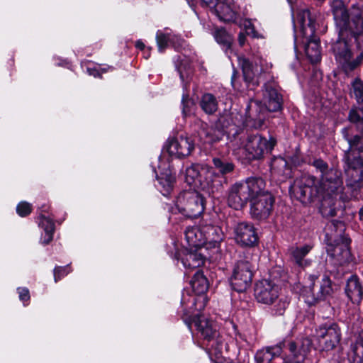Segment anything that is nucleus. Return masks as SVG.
Masks as SVG:
<instances>
[{"label":"nucleus","mask_w":363,"mask_h":363,"mask_svg":"<svg viewBox=\"0 0 363 363\" xmlns=\"http://www.w3.org/2000/svg\"><path fill=\"white\" fill-rule=\"evenodd\" d=\"M362 346H363V345H362Z\"/></svg>","instance_id":"obj_61"},{"label":"nucleus","mask_w":363,"mask_h":363,"mask_svg":"<svg viewBox=\"0 0 363 363\" xmlns=\"http://www.w3.org/2000/svg\"><path fill=\"white\" fill-rule=\"evenodd\" d=\"M330 238L332 239L333 238V235H330Z\"/></svg>","instance_id":"obj_57"},{"label":"nucleus","mask_w":363,"mask_h":363,"mask_svg":"<svg viewBox=\"0 0 363 363\" xmlns=\"http://www.w3.org/2000/svg\"><path fill=\"white\" fill-rule=\"evenodd\" d=\"M156 40L158 50L162 52L169 44H172L177 48L182 45V40L177 35L172 34L167 29L164 30H158L156 34Z\"/></svg>","instance_id":"obj_26"},{"label":"nucleus","mask_w":363,"mask_h":363,"mask_svg":"<svg viewBox=\"0 0 363 363\" xmlns=\"http://www.w3.org/2000/svg\"><path fill=\"white\" fill-rule=\"evenodd\" d=\"M189 310L186 315L189 314V317L192 318V321L201 337L207 342H218L219 332L216 323L205 315L201 314V311L192 307H189Z\"/></svg>","instance_id":"obj_10"},{"label":"nucleus","mask_w":363,"mask_h":363,"mask_svg":"<svg viewBox=\"0 0 363 363\" xmlns=\"http://www.w3.org/2000/svg\"><path fill=\"white\" fill-rule=\"evenodd\" d=\"M18 292L21 301H27L30 299L29 291L27 288H18Z\"/></svg>","instance_id":"obj_46"},{"label":"nucleus","mask_w":363,"mask_h":363,"mask_svg":"<svg viewBox=\"0 0 363 363\" xmlns=\"http://www.w3.org/2000/svg\"><path fill=\"white\" fill-rule=\"evenodd\" d=\"M185 323L188 325L189 328H191V321L185 320Z\"/></svg>","instance_id":"obj_55"},{"label":"nucleus","mask_w":363,"mask_h":363,"mask_svg":"<svg viewBox=\"0 0 363 363\" xmlns=\"http://www.w3.org/2000/svg\"><path fill=\"white\" fill-rule=\"evenodd\" d=\"M111 69V67H108V68H107V69L104 68V69H101V72H106L108 69Z\"/></svg>","instance_id":"obj_54"},{"label":"nucleus","mask_w":363,"mask_h":363,"mask_svg":"<svg viewBox=\"0 0 363 363\" xmlns=\"http://www.w3.org/2000/svg\"><path fill=\"white\" fill-rule=\"evenodd\" d=\"M352 16L354 27L347 32L354 38L357 49L363 50V9H354Z\"/></svg>","instance_id":"obj_24"},{"label":"nucleus","mask_w":363,"mask_h":363,"mask_svg":"<svg viewBox=\"0 0 363 363\" xmlns=\"http://www.w3.org/2000/svg\"><path fill=\"white\" fill-rule=\"evenodd\" d=\"M240 64L241 65L243 76L246 82L252 81L255 72L254 70L253 65L247 59L242 58L239 60Z\"/></svg>","instance_id":"obj_38"},{"label":"nucleus","mask_w":363,"mask_h":363,"mask_svg":"<svg viewBox=\"0 0 363 363\" xmlns=\"http://www.w3.org/2000/svg\"><path fill=\"white\" fill-rule=\"evenodd\" d=\"M332 8L336 25L340 28L339 35H343V34H345V33L349 30H352V28L354 27L353 22L350 21V16L342 1L340 0L335 1L333 3ZM354 9V7L352 9L351 13H352ZM350 16L352 17V13H350Z\"/></svg>","instance_id":"obj_19"},{"label":"nucleus","mask_w":363,"mask_h":363,"mask_svg":"<svg viewBox=\"0 0 363 363\" xmlns=\"http://www.w3.org/2000/svg\"><path fill=\"white\" fill-rule=\"evenodd\" d=\"M286 363H300V362H299V360H298V361L294 362H286Z\"/></svg>","instance_id":"obj_56"},{"label":"nucleus","mask_w":363,"mask_h":363,"mask_svg":"<svg viewBox=\"0 0 363 363\" xmlns=\"http://www.w3.org/2000/svg\"><path fill=\"white\" fill-rule=\"evenodd\" d=\"M191 285L194 291L197 296H189L188 302L186 303V296L183 295L182 304L187 308L189 307L195 308L198 311H202L206 307L207 299L204 294L208 289V282L207 279L202 272L198 271L193 277L191 281Z\"/></svg>","instance_id":"obj_11"},{"label":"nucleus","mask_w":363,"mask_h":363,"mask_svg":"<svg viewBox=\"0 0 363 363\" xmlns=\"http://www.w3.org/2000/svg\"><path fill=\"white\" fill-rule=\"evenodd\" d=\"M315 337L320 350L330 351L340 343L341 330L335 323L322 324L316 328Z\"/></svg>","instance_id":"obj_14"},{"label":"nucleus","mask_w":363,"mask_h":363,"mask_svg":"<svg viewBox=\"0 0 363 363\" xmlns=\"http://www.w3.org/2000/svg\"><path fill=\"white\" fill-rule=\"evenodd\" d=\"M255 104L256 106H259V101L257 100L251 101L250 104L247 106L246 108V111L248 112L249 109L252 106V104Z\"/></svg>","instance_id":"obj_50"},{"label":"nucleus","mask_w":363,"mask_h":363,"mask_svg":"<svg viewBox=\"0 0 363 363\" xmlns=\"http://www.w3.org/2000/svg\"><path fill=\"white\" fill-rule=\"evenodd\" d=\"M135 46L136 48L140 49V50H144L145 49V44L141 41V40H138L135 43Z\"/></svg>","instance_id":"obj_51"},{"label":"nucleus","mask_w":363,"mask_h":363,"mask_svg":"<svg viewBox=\"0 0 363 363\" xmlns=\"http://www.w3.org/2000/svg\"><path fill=\"white\" fill-rule=\"evenodd\" d=\"M40 225L44 230V235H42L41 242L43 244H48L53 238V233L55 230V225L52 220L45 217V216H42L40 217Z\"/></svg>","instance_id":"obj_32"},{"label":"nucleus","mask_w":363,"mask_h":363,"mask_svg":"<svg viewBox=\"0 0 363 363\" xmlns=\"http://www.w3.org/2000/svg\"><path fill=\"white\" fill-rule=\"evenodd\" d=\"M200 106L206 113L213 114L218 109V101L213 94L207 93L202 96Z\"/></svg>","instance_id":"obj_33"},{"label":"nucleus","mask_w":363,"mask_h":363,"mask_svg":"<svg viewBox=\"0 0 363 363\" xmlns=\"http://www.w3.org/2000/svg\"><path fill=\"white\" fill-rule=\"evenodd\" d=\"M250 201L251 216L257 220H264L270 215L274 199L272 195L262 188Z\"/></svg>","instance_id":"obj_15"},{"label":"nucleus","mask_w":363,"mask_h":363,"mask_svg":"<svg viewBox=\"0 0 363 363\" xmlns=\"http://www.w3.org/2000/svg\"><path fill=\"white\" fill-rule=\"evenodd\" d=\"M234 236L236 242L243 246H253L258 240L254 225L245 221L234 227Z\"/></svg>","instance_id":"obj_18"},{"label":"nucleus","mask_w":363,"mask_h":363,"mask_svg":"<svg viewBox=\"0 0 363 363\" xmlns=\"http://www.w3.org/2000/svg\"><path fill=\"white\" fill-rule=\"evenodd\" d=\"M274 162H277V163H279L280 164H282L283 166H286V161L284 160H283L282 158L277 159Z\"/></svg>","instance_id":"obj_52"},{"label":"nucleus","mask_w":363,"mask_h":363,"mask_svg":"<svg viewBox=\"0 0 363 363\" xmlns=\"http://www.w3.org/2000/svg\"><path fill=\"white\" fill-rule=\"evenodd\" d=\"M185 182L194 188H200L209 194L219 191L223 186L220 175L206 164H194L185 170Z\"/></svg>","instance_id":"obj_2"},{"label":"nucleus","mask_w":363,"mask_h":363,"mask_svg":"<svg viewBox=\"0 0 363 363\" xmlns=\"http://www.w3.org/2000/svg\"><path fill=\"white\" fill-rule=\"evenodd\" d=\"M194 147V141L191 137L181 135L169 142L167 152L171 155L183 157L189 156Z\"/></svg>","instance_id":"obj_17"},{"label":"nucleus","mask_w":363,"mask_h":363,"mask_svg":"<svg viewBox=\"0 0 363 363\" xmlns=\"http://www.w3.org/2000/svg\"><path fill=\"white\" fill-rule=\"evenodd\" d=\"M263 103L269 111H277L281 108L282 98L272 84H266L262 91Z\"/></svg>","instance_id":"obj_21"},{"label":"nucleus","mask_w":363,"mask_h":363,"mask_svg":"<svg viewBox=\"0 0 363 363\" xmlns=\"http://www.w3.org/2000/svg\"><path fill=\"white\" fill-rule=\"evenodd\" d=\"M289 300L286 297H279L274 301L272 306L271 313L274 315H282L289 306Z\"/></svg>","instance_id":"obj_36"},{"label":"nucleus","mask_w":363,"mask_h":363,"mask_svg":"<svg viewBox=\"0 0 363 363\" xmlns=\"http://www.w3.org/2000/svg\"><path fill=\"white\" fill-rule=\"evenodd\" d=\"M345 36V34L339 35V39L334 43L333 50L336 61L345 72H349L361 64L363 60V52H361L355 59H352V53Z\"/></svg>","instance_id":"obj_13"},{"label":"nucleus","mask_w":363,"mask_h":363,"mask_svg":"<svg viewBox=\"0 0 363 363\" xmlns=\"http://www.w3.org/2000/svg\"><path fill=\"white\" fill-rule=\"evenodd\" d=\"M205 250L208 248L218 249L223 239V233L218 226L213 225H202Z\"/></svg>","instance_id":"obj_23"},{"label":"nucleus","mask_w":363,"mask_h":363,"mask_svg":"<svg viewBox=\"0 0 363 363\" xmlns=\"http://www.w3.org/2000/svg\"><path fill=\"white\" fill-rule=\"evenodd\" d=\"M313 245L310 244L299 247H292L289 249V254L292 260L301 267H306L311 264L309 259H305V257L312 250Z\"/></svg>","instance_id":"obj_28"},{"label":"nucleus","mask_w":363,"mask_h":363,"mask_svg":"<svg viewBox=\"0 0 363 363\" xmlns=\"http://www.w3.org/2000/svg\"><path fill=\"white\" fill-rule=\"evenodd\" d=\"M242 26L245 29L247 35L252 36L253 38H259V35L255 30V27L250 20L245 19L243 21Z\"/></svg>","instance_id":"obj_44"},{"label":"nucleus","mask_w":363,"mask_h":363,"mask_svg":"<svg viewBox=\"0 0 363 363\" xmlns=\"http://www.w3.org/2000/svg\"><path fill=\"white\" fill-rule=\"evenodd\" d=\"M211 10L223 22H234L237 18L238 8L233 0L219 1Z\"/></svg>","instance_id":"obj_20"},{"label":"nucleus","mask_w":363,"mask_h":363,"mask_svg":"<svg viewBox=\"0 0 363 363\" xmlns=\"http://www.w3.org/2000/svg\"><path fill=\"white\" fill-rule=\"evenodd\" d=\"M359 219L363 220V206L359 209Z\"/></svg>","instance_id":"obj_53"},{"label":"nucleus","mask_w":363,"mask_h":363,"mask_svg":"<svg viewBox=\"0 0 363 363\" xmlns=\"http://www.w3.org/2000/svg\"><path fill=\"white\" fill-rule=\"evenodd\" d=\"M213 162L223 175L230 173L234 169V164L232 162H226L219 158H214Z\"/></svg>","instance_id":"obj_39"},{"label":"nucleus","mask_w":363,"mask_h":363,"mask_svg":"<svg viewBox=\"0 0 363 363\" xmlns=\"http://www.w3.org/2000/svg\"><path fill=\"white\" fill-rule=\"evenodd\" d=\"M69 273L67 270V267H56L54 270V279L55 281L57 282L60 280L63 277L67 275Z\"/></svg>","instance_id":"obj_45"},{"label":"nucleus","mask_w":363,"mask_h":363,"mask_svg":"<svg viewBox=\"0 0 363 363\" xmlns=\"http://www.w3.org/2000/svg\"><path fill=\"white\" fill-rule=\"evenodd\" d=\"M201 1L209 6L211 9L214 5L219 1V0H201Z\"/></svg>","instance_id":"obj_48"},{"label":"nucleus","mask_w":363,"mask_h":363,"mask_svg":"<svg viewBox=\"0 0 363 363\" xmlns=\"http://www.w3.org/2000/svg\"><path fill=\"white\" fill-rule=\"evenodd\" d=\"M275 144L274 138L267 140L259 134H255L244 137L241 145L249 160H259L270 152Z\"/></svg>","instance_id":"obj_8"},{"label":"nucleus","mask_w":363,"mask_h":363,"mask_svg":"<svg viewBox=\"0 0 363 363\" xmlns=\"http://www.w3.org/2000/svg\"><path fill=\"white\" fill-rule=\"evenodd\" d=\"M150 56V54H148V55H147L145 57L147 59Z\"/></svg>","instance_id":"obj_58"},{"label":"nucleus","mask_w":363,"mask_h":363,"mask_svg":"<svg viewBox=\"0 0 363 363\" xmlns=\"http://www.w3.org/2000/svg\"><path fill=\"white\" fill-rule=\"evenodd\" d=\"M279 288L272 281L263 279L258 281L255 288V296L259 303L268 305L279 298Z\"/></svg>","instance_id":"obj_16"},{"label":"nucleus","mask_w":363,"mask_h":363,"mask_svg":"<svg viewBox=\"0 0 363 363\" xmlns=\"http://www.w3.org/2000/svg\"><path fill=\"white\" fill-rule=\"evenodd\" d=\"M312 165L321 173L320 182L312 175L303 174L296 178L290 187L292 196L306 204L322 196V212L334 216L335 203L345 202L355 196L359 189L360 178L353 182L347 181L346 188L343 186L341 172L337 169H329L328 164L320 159H316Z\"/></svg>","instance_id":"obj_1"},{"label":"nucleus","mask_w":363,"mask_h":363,"mask_svg":"<svg viewBox=\"0 0 363 363\" xmlns=\"http://www.w3.org/2000/svg\"><path fill=\"white\" fill-rule=\"evenodd\" d=\"M350 94L354 97L358 104L363 103V81L356 78L351 84Z\"/></svg>","instance_id":"obj_37"},{"label":"nucleus","mask_w":363,"mask_h":363,"mask_svg":"<svg viewBox=\"0 0 363 363\" xmlns=\"http://www.w3.org/2000/svg\"><path fill=\"white\" fill-rule=\"evenodd\" d=\"M297 20L303 35L308 40L305 48L306 54L312 63H317L320 60V40L314 36L315 27L310 11H301L297 15Z\"/></svg>","instance_id":"obj_5"},{"label":"nucleus","mask_w":363,"mask_h":363,"mask_svg":"<svg viewBox=\"0 0 363 363\" xmlns=\"http://www.w3.org/2000/svg\"><path fill=\"white\" fill-rule=\"evenodd\" d=\"M203 251L199 249L186 248L180 257L184 267L186 269L200 267L206 259Z\"/></svg>","instance_id":"obj_22"},{"label":"nucleus","mask_w":363,"mask_h":363,"mask_svg":"<svg viewBox=\"0 0 363 363\" xmlns=\"http://www.w3.org/2000/svg\"><path fill=\"white\" fill-rule=\"evenodd\" d=\"M288 348L294 357L296 359L294 360H290L289 362H294L299 360V362L301 363V361L303 359V354L298 352L296 343L292 341L289 342L288 343Z\"/></svg>","instance_id":"obj_43"},{"label":"nucleus","mask_w":363,"mask_h":363,"mask_svg":"<svg viewBox=\"0 0 363 363\" xmlns=\"http://www.w3.org/2000/svg\"><path fill=\"white\" fill-rule=\"evenodd\" d=\"M349 119L359 131L363 133V104L350 111Z\"/></svg>","instance_id":"obj_35"},{"label":"nucleus","mask_w":363,"mask_h":363,"mask_svg":"<svg viewBox=\"0 0 363 363\" xmlns=\"http://www.w3.org/2000/svg\"><path fill=\"white\" fill-rule=\"evenodd\" d=\"M213 36L216 42L222 45L226 50H230L233 43V38L223 28L216 29Z\"/></svg>","instance_id":"obj_34"},{"label":"nucleus","mask_w":363,"mask_h":363,"mask_svg":"<svg viewBox=\"0 0 363 363\" xmlns=\"http://www.w3.org/2000/svg\"><path fill=\"white\" fill-rule=\"evenodd\" d=\"M245 39H246V38H245V34H243L242 33H240L238 36V42H239L240 45H241V46L244 45V44L245 43Z\"/></svg>","instance_id":"obj_49"},{"label":"nucleus","mask_w":363,"mask_h":363,"mask_svg":"<svg viewBox=\"0 0 363 363\" xmlns=\"http://www.w3.org/2000/svg\"><path fill=\"white\" fill-rule=\"evenodd\" d=\"M361 179L363 181V174L361 176Z\"/></svg>","instance_id":"obj_59"},{"label":"nucleus","mask_w":363,"mask_h":363,"mask_svg":"<svg viewBox=\"0 0 363 363\" xmlns=\"http://www.w3.org/2000/svg\"><path fill=\"white\" fill-rule=\"evenodd\" d=\"M199 135L201 139L203 140L206 143H213L219 141L224 135L221 130L213 127H207L206 124L202 126Z\"/></svg>","instance_id":"obj_31"},{"label":"nucleus","mask_w":363,"mask_h":363,"mask_svg":"<svg viewBox=\"0 0 363 363\" xmlns=\"http://www.w3.org/2000/svg\"><path fill=\"white\" fill-rule=\"evenodd\" d=\"M157 188L160 192L167 196L173 189V185L175 182V177L172 174V171L169 168L160 172V175L157 176Z\"/></svg>","instance_id":"obj_29"},{"label":"nucleus","mask_w":363,"mask_h":363,"mask_svg":"<svg viewBox=\"0 0 363 363\" xmlns=\"http://www.w3.org/2000/svg\"><path fill=\"white\" fill-rule=\"evenodd\" d=\"M204 211L203 197L196 191H184L177 197L172 211H177L182 216L194 218Z\"/></svg>","instance_id":"obj_6"},{"label":"nucleus","mask_w":363,"mask_h":363,"mask_svg":"<svg viewBox=\"0 0 363 363\" xmlns=\"http://www.w3.org/2000/svg\"><path fill=\"white\" fill-rule=\"evenodd\" d=\"M347 296L354 303H359L363 298V288L357 276H351L345 286Z\"/></svg>","instance_id":"obj_27"},{"label":"nucleus","mask_w":363,"mask_h":363,"mask_svg":"<svg viewBox=\"0 0 363 363\" xmlns=\"http://www.w3.org/2000/svg\"><path fill=\"white\" fill-rule=\"evenodd\" d=\"M254 267L252 259L249 257L239 260L236 263L230 279V283L234 290L242 292L250 286Z\"/></svg>","instance_id":"obj_12"},{"label":"nucleus","mask_w":363,"mask_h":363,"mask_svg":"<svg viewBox=\"0 0 363 363\" xmlns=\"http://www.w3.org/2000/svg\"><path fill=\"white\" fill-rule=\"evenodd\" d=\"M288 1H290V2L291 1V0H288Z\"/></svg>","instance_id":"obj_60"},{"label":"nucleus","mask_w":363,"mask_h":363,"mask_svg":"<svg viewBox=\"0 0 363 363\" xmlns=\"http://www.w3.org/2000/svg\"><path fill=\"white\" fill-rule=\"evenodd\" d=\"M333 292L331 280L327 276H324L322 281H318V275L308 274L303 294L308 299V301H315L325 298Z\"/></svg>","instance_id":"obj_9"},{"label":"nucleus","mask_w":363,"mask_h":363,"mask_svg":"<svg viewBox=\"0 0 363 363\" xmlns=\"http://www.w3.org/2000/svg\"><path fill=\"white\" fill-rule=\"evenodd\" d=\"M333 228L339 229L338 235H340V238L335 240L333 244L328 245L327 252L331 258L335 260V264L341 265L350 260V240L341 235L344 230V225L341 221L333 220L327 225V230H333Z\"/></svg>","instance_id":"obj_7"},{"label":"nucleus","mask_w":363,"mask_h":363,"mask_svg":"<svg viewBox=\"0 0 363 363\" xmlns=\"http://www.w3.org/2000/svg\"><path fill=\"white\" fill-rule=\"evenodd\" d=\"M343 138L349 144V148L345 152V169L347 174L359 177L357 169L363 167V137L352 135L351 129L345 128L342 130Z\"/></svg>","instance_id":"obj_4"},{"label":"nucleus","mask_w":363,"mask_h":363,"mask_svg":"<svg viewBox=\"0 0 363 363\" xmlns=\"http://www.w3.org/2000/svg\"><path fill=\"white\" fill-rule=\"evenodd\" d=\"M16 211L20 216H26L31 212V206L28 202L22 201L17 206Z\"/></svg>","instance_id":"obj_42"},{"label":"nucleus","mask_w":363,"mask_h":363,"mask_svg":"<svg viewBox=\"0 0 363 363\" xmlns=\"http://www.w3.org/2000/svg\"><path fill=\"white\" fill-rule=\"evenodd\" d=\"M87 73L94 77L101 76V71L96 67H88L86 69Z\"/></svg>","instance_id":"obj_47"},{"label":"nucleus","mask_w":363,"mask_h":363,"mask_svg":"<svg viewBox=\"0 0 363 363\" xmlns=\"http://www.w3.org/2000/svg\"><path fill=\"white\" fill-rule=\"evenodd\" d=\"M177 69L179 73L180 78L183 82L187 81L192 73V69L189 65L182 63L179 66L177 67Z\"/></svg>","instance_id":"obj_41"},{"label":"nucleus","mask_w":363,"mask_h":363,"mask_svg":"<svg viewBox=\"0 0 363 363\" xmlns=\"http://www.w3.org/2000/svg\"><path fill=\"white\" fill-rule=\"evenodd\" d=\"M182 113L184 116H190L193 113L195 104L193 101L189 99L188 95H183L182 97Z\"/></svg>","instance_id":"obj_40"},{"label":"nucleus","mask_w":363,"mask_h":363,"mask_svg":"<svg viewBox=\"0 0 363 363\" xmlns=\"http://www.w3.org/2000/svg\"><path fill=\"white\" fill-rule=\"evenodd\" d=\"M281 352L279 345L269 347L257 352L255 356L256 363H270L274 358L278 357Z\"/></svg>","instance_id":"obj_30"},{"label":"nucleus","mask_w":363,"mask_h":363,"mask_svg":"<svg viewBox=\"0 0 363 363\" xmlns=\"http://www.w3.org/2000/svg\"><path fill=\"white\" fill-rule=\"evenodd\" d=\"M264 187L265 182L259 177H250L235 183L229 189L228 204L235 210L241 209Z\"/></svg>","instance_id":"obj_3"},{"label":"nucleus","mask_w":363,"mask_h":363,"mask_svg":"<svg viewBox=\"0 0 363 363\" xmlns=\"http://www.w3.org/2000/svg\"><path fill=\"white\" fill-rule=\"evenodd\" d=\"M184 236L188 245L186 248L205 250L202 225L201 227L195 226L186 228Z\"/></svg>","instance_id":"obj_25"}]
</instances>
